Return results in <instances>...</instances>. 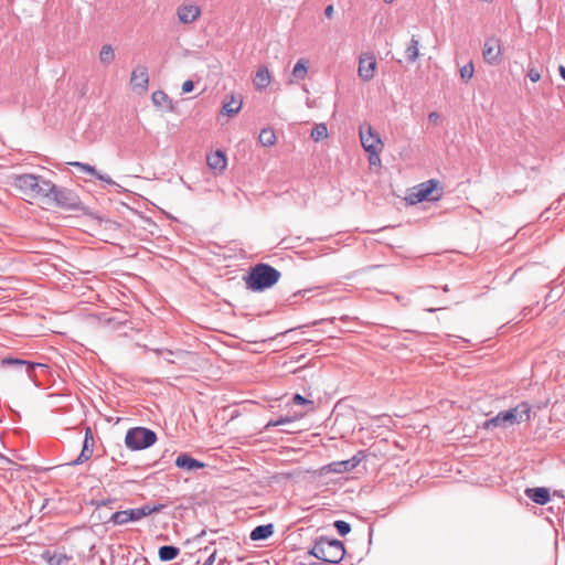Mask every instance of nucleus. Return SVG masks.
Segmentation results:
<instances>
[{
  "mask_svg": "<svg viewBox=\"0 0 565 565\" xmlns=\"http://www.w3.org/2000/svg\"><path fill=\"white\" fill-rule=\"evenodd\" d=\"M532 407L529 403L522 402L515 407L499 412L494 417L487 419L481 428L491 430L493 428H509L521 423L530 422Z\"/></svg>",
  "mask_w": 565,
  "mask_h": 565,
  "instance_id": "obj_1",
  "label": "nucleus"
},
{
  "mask_svg": "<svg viewBox=\"0 0 565 565\" xmlns=\"http://www.w3.org/2000/svg\"><path fill=\"white\" fill-rule=\"evenodd\" d=\"M13 185L22 195L32 200H45L47 192L53 189V182L34 174L15 175Z\"/></svg>",
  "mask_w": 565,
  "mask_h": 565,
  "instance_id": "obj_2",
  "label": "nucleus"
},
{
  "mask_svg": "<svg viewBox=\"0 0 565 565\" xmlns=\"http://www.w3.org/2000/svg\"><path fill=\"white\" fill-rule=\"evenodd\" d=\"M309 554L324 563L338 564L343 559L345 548L341 541L321 536L316 540Z\"/></svg>",
  "mask_w": 565,
  "mask_h": 565,
  "instance_id": "obj_3",
  "label": "nucleus"
},
{
  "mask_svg": "<svg viewBox=\"0 0 565 565\" xmlns=\"http://www.w3.org/2000/svg\"><path fill=\"white\" fill-rule=\"evenodd\" d=\"M280 278V271L267 264L254 266L245 279L247 288L254 291H262L274 286Z\"/></svg>",
  "mask_w": 565,
  "mask_h": 565,
  "instance_id": "obj_4",
  "label": "nucleus"
},
{
  "mask_svg": "<svg viewBox=\"0 0 565 565\" xmlns=\"http://www.w3.org/2000/svg\"><path fill=\"white\" fill-rule=\"evenodd\" d=\"M156 441V433L146 427H132L127 430L125 436V445L132 451L149 448L154 445Z\"/></svg>",
  "mask_w": 565,
  "mask_h": 565,
  "instance_id": "obj_5",
  "label": "nucleus"
},
{
  "mask_svg": "<svg viewBox=\"0 0 565 565\" xmlns=\"http://www.w3.org/2000/svg\"><path fill=\"white\" fill-rule=\"evenodd\" d=\"M164 508L163 504H145L140 508L117 511L111 514L109 521L116 525H124L128 522H136L154 512H160Z\"/></svg>",
  "mask_w": 565,
  "mask_h": 565,
  "instance_id": "obj_6",
  "label": "nucleus"
},
{
  "mask_svg": "<svg viewBox=\"0 0 565 565\" xmlns=\"http://www.w3.org/2000/svg\"><path fill=\"white\" fill-rule=\"evenodd\" d=\"M44 202L63 209H75L79 204L78 196L73 191L66 188H58L54 183L52 191L47 192Z\"/></svg>",
  "mask_w": 565,
  "mask_h": 565,
  "instance_id": "obj_7",
  "label": "nucleus"
},
{
  "mask_svg": "<svg viewBox=\"0 0 565 565\" xmlns=\"http://www.w3.org/2000/svg\"><path fill=\"white\" fill-rule=\"evenodd\" d=\"M365 458L363 451H358L353 457L347 460L333 461L320 468V476H327L329 473H344L356 468L361 461Z\"/></svg>",
  "mask_w": 565,
  "mask_h": 565,
  "instance_id": "obj_8",
  "label": "nucleus"
},
{
  "mask_svg": "<svg viewBox=\"0 0 565 565\" xmlns=\"http://www.w3.org/2000/svg\"><path fill=\"white\" fill-rule=\"evenodd\" d=\"M360 139L361 145L366 152L383 149V142L381 138L371 125L361 126Z\"/></svg>",
  "mask_w": 565,
  "mask_h": 565,
  "instance_id": "obj_9",
  "label": "nucleus"
},
{
  "mask_svg": "<svg viewBox=\"0 0 565 565\" xmlns=\"http://www.w3.org/2000/svg\"><path fill=\"white\" fill-rule=\"evenodd\" d=\"M376 70L375 56L371 53H362L359 58L358 74L364 82H369L374 77Z\"/></svg>",
  "mask_w": 565,
  "mask_h": 565,
  "instance_id": "obj_10",
  "label": "nucleus"
},
{
  "mask_svg": "<svg viewBox=\"0 0 565 565\" xmlns=\"http://www.w3.org/2000/svg\"><path fill=\"white\" fill-rule=\"evenodd\" d=\"M482 55L488 64L498 65L501 56L500 41L495 38H488L483 44Z\"/></svg>",
  "mask_w": 565,
  "mask_h": 565,
  "instance_id": "obj_11",
  "label": "nucleus"
},
{
  "mask_svg": "<svg viewBox=\"0 0 565 565\" xmlns=\"http://www.w3.org/2000/svg\"><path fill=\"white\" fill-rule=\"evenodd\" d=\"M149 83L148 68L145 65H137L130 77V84L134 89L146 90Z\"/></svg>",
  "mask_w": 565,
  "mask_h": 565,
  "instance_id": "obj_12",
  "label": "nucleus"
},
{
  "mask_svg": "<svg viewBox=\"0 0 565 565\" xmlns=\"http://www.w3.org/2000/svg\"><path fill=\"white\" fill-rule=\"evenodd\" d=\"M438 182L435 180H428L424 183H420L416 188V192L413 193L415 202H423L425 200H436L438 196H433V192L437 188Z\"/></svg>",
  "mask_w": 565,
  "mask_h": 565,
  "instance_id": "obj_13",
  "label": "nucleus"
},
{
  "mask_svg": "<svg viewBox=\"0 0 565 565\" xmlns=\"http://www.w3.org/2000/svg\"><path fill=\"white\" fill-rule=\"evenodd\" d=\"M2 366H13L17 369H25V372L29 376V379L33 377V371L36 366H45L41 363H30L28 361L21 360V359H14V358H6L1 361Z\"/></svg>",
  "mask_w": 565,
  "mask_h": 565,
  "instance_id": "obj_14",
  "label": "nucleus"
},
{
  "mask_svg": "<svg viewBox=\"0 0 565 565\" xmlns=\"http://www.w3.org/2000/svg\"><path fill=\"white\" fill-rule=\"evenodd\" d=\"M201 14V9L195 4H183L178 9V18L182 23H191Z\"/></svg>",
  "mask_w": 565,
  "mask_h": 565,
  "instance_id": "obj_15",
  "label": "nucleus"
},
{
  "mask_svg": "<svg viewBox=\"0 0 565 565\" xmlns=\"http://www.w3.org/2000/svg\"><path fill=\"white\" fill-rule=\"evenodd\" d=\"M207 166L217 172H222L226 168V157L221 150H217L207 156Z\"/></svg>",
  "mask_w": 565,
  "mask_h": 565,
  "instance_id": "obj_16",
  "label": "nucleus"
},
{
  "mask_svg": "<svg viewBox=\"0 0 565 565\" xmlns=\"http://www.w3.org/2000/svg\"><path fill=\"white\" fill-rule=\"evenodd\" d=\"M175 465H177V467L188 470V471H192V470L200 469V468L204 467L203 462L190 457L186 454L178 456V458L175 460Z\"/></svg>",
  "mask_w": 565,
  "mask_h": 565,
  "instance_id": "obj_17",
  "label": "nucleus"
},
{
  "mask_svg": "<svg viewBox=\"0 0 565 565\" xmlns=\"http://www.w3.org/2000/svg\"><path fill=\"white\" fill-rule=\"evenodd\" d=\"M308 74V61L305 58L298 60L291 71V78L288 81V85H292L295 81H302Z\"/></svg>",
  "mask_w": 565,
  "mask_h": 565,
  "instance_id": "obj_18",
  "label": "nucleus"
},
{
  "mask_svg": "<svg viewBox=\"0 0 565 565\" xmlns=\"http://www.w3.org/2000/svg\"><path fill=\"white\" fill-rule=\"evenodd\" d=\"M89 439L93 441V436H92L90 429L87 428L85 439L83 443V449H82L79 456L72 462V465L83 463L90 458V456L93 454V449H92L93 444L90 446L88 445Z\"/></svg>",
  "mask_w": 565,
  "mask_h": 565,
  "instance_id": "obj_19",
  "label": "nucleus"
},
{
  "mask_svg": "<svg viewBox=\"0 0 565 565\" xmlns=\"http://www.w3.org/2000/svg\"><path fill=\"white\" fill-rule=\"evenodd\" d=\"M270 72L266 66H260L255 75L254 85L257 89L263 90L270 84Z\"/></svg>",
  "mask_w": 565,
  "mask_h": 565,
  "instance_id": "obj_20",
  "label": "nucleus"
},
{
  "mask_svg": "<svg viewBox=\"0 0 565 565\" xmlns=\"http://www.w3.org/2000/svg\"><path fill=\"white\" fill-rule=\"evenodd\" d=\"M274 534V525L271 523L256 526L249 534L252 541L267 540Z\"/></svg>",
  "mask_w": 565,
  "mask_h": 565,
  "instance_id": "obj_21",
  "label": "nucleus"
},
{
  "mask_svg": "<svg viewBox=\"0 0 565 565\" xmlns=\"http://www.w3.org/2000/svg\"><path fill=\"white\" fill-rule=\"evenodd\" d=\"M180 553L179 547L173 545H163L159 548V558L161 562H170Z\"/></svg>",
  "mask_w": 565,
  "mask_h": 565,
  "instance_id": "obj_22",
  "label": "nucleus"
},
{
  "mask_svg": "<svg viewBox=\"0 0 565 565\" xmlns=\"http://www.w3.org/2000/svg\"><path fill=\"white\" fill-rule=\"evenodd\" d=\"M406 58L409 63H414L419 56V41L415 35L412 36L409 45L405 50Z\"/></svg>",
  "mask_w": 565,
  "mask_h": 565,
  "instance_id": "obj_23",
  "label": "nucleus"
},
{
  "mask_svg": "<svg viewBox=\"0 0 565 565\" xmlns=\"http://www.w3.org/2000/svg\"><path fill=\"white\" fill-rule=\"evenodd\" d=\"M242 104H243V102L241 98H236L235 96L232 95L231 99L228 102L224 103L223 111L228 116H233L241 110Z\"/></svg>",
  "mask_w": 565,
  "mask_h": 565,
  "instance_id": "obj_24",
  "label": "nucleus"
},
{
  "mask_svg": "<svg viewBox=\"0 0 565 565\" xmlns=\"http://www.w3.org/2000/svg\"><path fill=\"white\" fill-rule=\"evenodd\" d=\"M258 140L264 147L274 146L276 142V134L270 128H264L259 134Z\"/></svg>",
  "mask_w": 565,
  "mask_h": 565,
  "instance_id": "obj_25",
  "label": "nucleus"
},
{
  "mask_svg": "<svg viewBox=\"0 0 565 565\" xmlns=\"http://www.w3.org/2000/svg\"><path fill=\"white\" fill-rule=\"evenodd\" d=\"M115 60V52L110 44H105L102 46L99 52V61L104 65H109Z\"/></svg>",
  "mask_w": 565,
  "mask_h": 565,
  "instance_id": "obj_26",
  "label": "nucleus"
},
{
  "mask_svg": "<svg viewBox=\"0 0 565 565\" xmlns=\"http://www.w3.org/2000/svg\"><path fill=\"white\" fill-rule=\"evenodd\" d=\"M43 556L46 558L49 565H63L68 561V557L63 553L50 554V552H45Z\"/></svg>",
  "mask_w": 565,
  "mask_h": 565,
  "instance_id": "obj_27",
  "label": "nucleus"
},
{
  "mask_svg": "<svg viewBox=\"0 0 565 565\" xmlns=\"http://www.w3.org/2000/svg\"><path fill=\"white\" fill-rule=\"evenodd\" d=\"M328 137V128L324 124H318L311 131V138L315 141H321Z\"/></svg>",
  "mask_w": 565,
  "mask_h": 565,
  "instance_id": "obj_28",
  "label": "nucleus"
},
{
  "mask_svg": "<svg viewBox=\"0 0 565 565\" xmlns=\"http://www.w3.org/2000/svg\"><path fill=\"white\" fill-rule=\"evenodd\" d=\"M475 73L473 63L469 62L460 68V77L463 82H468L472 78Z\"/></svg>",
  "mask_w": 565,
  "mask_h": 565,
  "instance_id": "obj_29",
  "label": "nucleus"
},
{
  "mask_svg": "<svg viewBox=\"0 0 565 565\" xmlns=\"http://www.w3.org/2000/svg\"><path fill=\"white\" fill-rule=\"evenodd\" d=\"M335 530L338 531V533L341 535V536H345L347 534L350 533L351 531V525L345 522V521H342V520H338L333 523Z\"/></svg>",
  "mask_w": 565,
  "mask_h": 565,
  "instance_id": "obj_30",
  "label": "nucleus"
},
{
  "mask_svg": "<svg viewBox=\"0 0 565 565\" xmlns=\"http://www.w3.org/2000/svg\"><path fill=\"white\" fill-rule=\"evenodd\" d=\"M152 102L157 106H164L168 102V95L162 90H157L152 93Z\"/></svg>",
  "mask_w": 565,
  "mask_h": 565,
  "instance_id": "obj_31",
  "label": "nucleus"
},
{
  "mask_svg": "<svg viewBox=\"0 0 565 565\" xmlns=\"http://www.w3.org/2000/svg\"><path fill=\"white\" fill-rule=\"evenodd\" d=\"M74 167H77L78 169H81L82 171L90 174V175H96L97 174V170L95 169V167L93 166H89L87 163H82V162H73L72 163Z\"/></svg>",
  "mask_w": 565,
  "mask_h": 565,
  "instance_id": "obj_32",
  "label": "nucleus"
},
{
  "mask_svg": "<svg viewBox=\"0 0 565 565\" xmlns=\"http://www.w3.org/2000/svg\"><path fill=\"white\" fill-rule=\"evenodd\" d=\"M524 494H550L547 488L539 487V488H526L524 490Z\"/></svg>",
  "mask_w": 565,
  "mask_h": 565,
  "instance_id": "obj_33",
  "label": "nucleus"
},
{
  "mask_svg": "<svg viewBox=\"0 0 565 565\" xmlns=\"http://www.w3.org/2000/svg\"><path fill=\"white\" fill-rule=\"evenodd\" d=\"M381 151L382 150H374V151L367 152L370 154L369 161H370L371 166H376V164L381 163V159L379 156Z\"/></svg>",
  "mask_w": 565,
  "mask_h": 565,
  "instance_id": "obj_34",
  "label": "nucleus"
},
{
  "mask_svg": "<svg viewBox=\"0 0 565 565\" xmlns=\"http://www.w3.org/2000/svg\"><path fill=\"white\" fill-rule=\"evenodd\" d=\"M291 422V418L290 417H279L278 419L276 420H270L268 424H267V428L270 427V426H280V425H285V424H288Z\"/></svg>",
  "mask_w": 565,
  "mask_h": 565,
  "instance_id": "obj_35",
  "label": "nucleus"
},
{
  "mask_svg": "<svg viewBox=\"0 0 565 565\" xmlns=\"http://www.w3.org/2000/svg\"><path fill=\"white\" fill-rule=\"evenodd\" d=\"M527 76L534 83L541 79V74L536 68H530L527 72Z\"/></svg>",
  "mask_w": 565,
  "mask_h": 565,
  "instance_id": "obj_36",
  "label": "nucleus"
},
{
  "mask_svg": "<svg viewBox=\"0 0 565 565\" xmlns=\"http://www.w3.org/2000/svg\"><path fill=\"white\" fill-rule=\"evenodd\" d=\"M535 504L544 505L551 502L552 497H530Z\"/></svg>",
  "mask_w": 565,
  "mask_h": 565,
  "instance_id": "obj_37",
  "label": "nucleus"
},
{
  "mask_svg": "<svg viewBox=\"0 0 565 565\" xmlns=\"http://www.w3.org/2000/svg\"><path fill=\"white\" fill-rule=\"evenodd\" d=\"M95 178H97L98 180L107 183V184H110V185H115L116 183L111 180V178L108 175V174H104V173H100L97 171V174L95 175Z\"/></svg>",
  "mask_w": 565,
  "mask_h": 565,
  "instance_id": "obj_38",
  "label": "nucleus"
},
{
  "mask_svg": "<svg viewBox=\"0 0 565 565\" xmlns=\"http://www.w3.org/2000/svg\"><path fill=\"white\" fill-rule=\"evenodd\" d=\"M428 120L431 124L437 125L440 121V115L437 111H431L428 114Z\"/></svg>",
  "mask_w": 565,
  "mask_h": 565,
  "instance_id": "obj_39",
  "label": "nucleus"
},
{
  "mask_svg": "<svg viewBox=\"0 0 565 565\" xmlns=\"http://www.w3.org/2000/svg\"><path fill=\"white\" fill-rule=\"evenodd\" d=\"M294 403L295 404H312L311 401H308L303 396H301L300 394H296L292 398Z\"/></svg>",
  "mask_w": 565,
  "mask_h": 565,
  "instance_id": "obj_40",
  "label": "nucleus"
},
{
  "mask_svg": "<svg viewBox=\"0 0 565 565\" xmlns=\"http://www.w3.org/2000/svg\"><path fill=\"white\" fill-rule=\"evenodd\" d=\"M193 82L192 81H185L183 84H182V92L183 93H190L193 90Z\"/></svg>",
  "mask_w": 565,
  "mask_h": 565,
  "instance_id": "obj_41",
  "label": "nucleus"
},
{
  "mask_svg": "<svg viewBox=\"0 0 565 565\" xmlns=\"http://www.w3.org/2000/svg\"><path fill=\"white\" fill-rule=\"evenodd\" d=\"M216 559V552H212L211 555L206 558V561L202 565H213Z\"/></svg>",
  "mask_w": 565,
  "mask_h": 565,
  "instance_id": "obj_42",
  "label": "nucleus"
},
{
  "mask_svg": "<svg viewBox=\"0 0 565 565\" xmlns=\"http://www.w3.org/2000/svg\"><path fill=\"white\" fill-rule=\"evenodd\" d=\"M111 502V499H108V500H102V501H97V500H92L90 501V504L93 505H96V507H99V505H107Z\"/></svg>",
  "mask_w": 565,
  "mask_h": 565,
  "instance_id": "obj_43",
  "label": "nucleus"
},
{
  "mask_svg": "<svg viewBox=\"0 0 565 565\" xmlns=\"http://www.w3.org/2000/svg\"><path fill=\"white\" fill-rule=\"evenodd\" d=\"M333 13H334V9H333V6H332V4H330V6L326 7V9H324V15H326L327 18H329V19H330V18H332V17H333Z\"/></svg>",
  "mask_w": 565,
  "mask_h": 565,
  "instance_id": "obj_44",
  "label": "nucleus"
},
{
  "mask_svg": "<svg viewBox=\"0 0 565 565\" xmlns=\"http://www.w3.org/2000/svg\"><path fill=\"white\" fill-rule=\"evenodd\" d=\"M558 71H559L561 77L565 81V66L561 65Z\"/></svg>",
  "mask_w": 565,
  "mask_h": 565,
  "instance_id": "obj_45",
  "label": "nucleus"
},
{
  "mask_svg": "<svg viewBox=\"0 0 565 565\" xmlns=\"http://www.w3.org/2000/svg\"><path fill=\"white\" fill-rule=\"evenodd\" d=\"M36 505H39V507H40V510L44 509V507H45V504H44V503H43V504L36 503Z\"/></svg>",
  "mask_w": 565,
  "mask_h": 565,
  "instance_id": "obj_46",
  "label": "nucleus"
},
{
  "mask_svg": "<svg viewBox=\"0 0 565 565\" xmlns=\"http://www.w3.org/2000/svg\"><path fill=\"white\" fill-rule=\"evenodd\" d=\"M395 0H384L385 3H393Z\"/></svg>",
  "mask_w": 565,
  "mask_h": 565,
  "instance_id": "obj_47",
  "label": "nucleus"
},
{
  "mask_svg": "<svg viewBox=\"0 0 565 565\" xmlns=\"http://www.w3.org/2000/svg\"><path fill=\"white\" fill-rule=\"evenodd\" d=\"M166 360L169 361L170 363L174 362L173 360H171V356L166 358Z\"/></svg>",
  "mask_w": 565,
  "mask_h": 565,
  "instance_id": "obj_48",
  "label": "nucleus"
},
{
  "mask_svg": "<svg viewBox=\"0 0 565 565\" xmlns=\"http://www.w3.org/2000/svg\"><path fill=\"white\" fill-rule=\"evenodd\" d=\"M166 360L169 361L170 363L174 362L173 360H171V356L166 358Z\"/></svg>",
  "mask_w": 565,
  "mask_h": 565,
  "instance_id": "obj_49",
  "label": "nucleus"
},
{
  "mask_svg": "<svg viewBox=\"0 0 565 565\" xmlns=\"http://www.w3.org/2000/svg\"><path fill=\"white\" fill-rule=\"evenodd\" d=\"M34 504H35V500H34V499H32V500H31V505H34Z\"/></svg>",
  "mask_w": 565,
  "mask_h": 565,
  "instance_id": "obj_50",
  "label": "nucleus"
},
{
  "mask_svg": "<svg viewBox=\"0 0 565 565\" xmlns=\"http://www.w3.org/2000/svg\"><path fill=\"white\" fill-rule=\"evenodd\" d=\"M443 289L444 291H448V286H445Z\"/></svg>",
  "mask_w": 565,
  "mask_h": 565,
  "instance_id": "obj_51",
  "label": "nucleus"
}]
</instances>
